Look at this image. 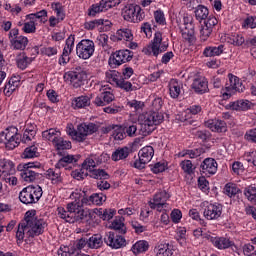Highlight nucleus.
<instances>
[{
    "label": "nucleus",
    "instance_id": "obj_36",
    "mask_svg": "<svg viewBox=\"0 0 256 256\" xmlns=\"http://www.w3.org/2000/svg\"><path fill=\"white\" fill-rule=\"evenodd\" d=\"M35 157H39L38 148L35 145L25 148L24 152L22 153V159H33Z\"/></svg>",
    "mask_w": 256,
    "mask_h": 256
},
{
    "label": "nucleus",
    "instance_id": "obj_56",
    "mask_svg": "<svg viewBox=\"0 0 256 256\" xmlns=\"http://www.w3.org/2000/svg\"><path fill=\"white\" fill-rule=\"evenodd\" d=\"M36 30H37V27H35L34 21L24 23V26H23L24 33H35Z\"/></svg>",
    "mask_w": 256,
    "mask_h": 256
},
{
    "label": "nucleus",
    "instance_id": "obj_14",
    "mask_svg": "<svg viewBox=\"0 0 256 256\" xmlns=\"http://www.w3.org/2000/svg\"><path fill=\"white\" fill-rule=\"evenodd\" d=\"M140 118L144 121V127H153V125H161V123H163V120L165 119L163 113L155 111L147 112L140 116Z\"/></svg>",
    "mask_w": 256,
    "mask_h": 256
},
{
    "label": "nucleus",
    "instance_id": "obj_30",
    "mask_svg": "<svg viewBox=\"0 0 256 256\" xmlns=\"http://www.w3.org/2000/svg\"><path fill=\"white\" fill-rule=\"evenodd\" d=\"M72 105H74V107L77 109L89 107V105H91V98L88 96H79L73 100Z\"/></svg>",
    "mask_w": 256,
    "mask_h": 256
},
{
    "label": "nucleus",
    "instance_id": "obj_45",
    "mask_svg": "<svg viewBox=\"0 0 256 256\" xmlns=\"http://www.w3.org/2000/svg\"><path fill=\"white\" fill-rule=\"evenodd\" d=\"M239 191H241V190H239V188H237V185H235L233 183H228L224 187V193L228 197H235V195H237V193H239Z\"/></svg>",
    "mask_w": 256,
    "mask_h": 256
},
{
    "label": "nucleus",
    "instance_id": "obj_42",
    "mask_svg": "<svg viewBox=\"0 0 256 256\" xmlns=\"http://www.w3.org/2000/svg\"><path fill=\"white\" fill-rule=\"evenodd\" d=\"M69 163H77V159L73 155L63 156L56 164V169H61V167H67Z\"/></svg>",
    "mask_w": 256,
    "mask_h": 256
},
{
    "label": "nucleus",
    "instance_id": "obj_20",
    "mask_svg": "<svg viewBox=\"0 0 256 256\" xmlns=\"http://www.w3.org/2000/svg\"><path fill=\"white\" fill-rule=\"evenodd\" d=\"M192 89H194L195 93H199L203 95V93H207L209 91L208 82L205 78H196L192 83Z\"/></svg>",
    "mask_w": 256,
    "mask_h": 256
},
{
    "label": "nucleus",
    "instance_id": "obj_44",
    "mask_svg": "<svg viewBox=\"0 0 256 256\" xmlns=\"http://www.w3.org/2000/svg\"><path fill=\"white\" fill-rule=\"evenodd\" d=\"M114 129V139L116 141H123L127 137V132H125V128L123 126H115Z\"/></svg>",
    "mask_w": 256,
    "mask_h": 256
},
{
    "label": "nucleus",
    "instance_id": "obj_59",
    "mask_svg": "<svg viewBox=\"0 0 256 256\" xmlns=\"http://www.w3.org/2000/svg\"><path fill=\"white\" fill-rule=\"evenodd\" d=\"M242 27H249L250 29H255L256 27V17L250 16L244 20Z\"/></svg>",
    "mask_w": 256,
    "mask_h": 256
},
{
    "label": "nucleus",
    "instance_id": "obj_21",
    "mask_svg": "<svg viewBox=\"0 0 256 256\" xmlns=\"http://www.w3.org/2000/svg\"><path fill=\"white\" fill-rule=\"evenodd\" d=\"M180 31L185 41L188 43H193L195 41V25L188 24L187 26H181Z\"/></svg>",
    "mask_w": 256,
    "mask_h": 256
},
{
    "label": "nucleus",
    "instance_id": "obj_18",
    "mask_svg": "<svg viewBox=\"0 0 256 256\" xmlns=\"http://www.w3.org/2000/svg\"><path fill=\"white\" fill-rule=\"evenodd\" d=\"M222 211L223 208H221V206L210 204L204 210V217L210 221L213 219H219V217H221Z\"/></svg>",
    "mask_w": 256,
    "mask_h": 256
},
{
    "label": "nucleus",
    "instance_id": "obj_10",
    "mask_svg": "<svg viewBox=\"0 0 256 256\" xmlns=\"http://www.w3.org/2000/svg\"><path fill=\"white\" fill-rule=\"evenodd\" d=\"M95 53V43L91 40H82L76 46V54L80 59H90Z\"/></svg>",
    "mask_w": 256,
    "mask_h": 256
},
{
    "label": "nucleus",
    "instance_id": "obj_58",
    "mask_svg": "<svg viewBox=\"0 0 256 256\" xmlns=\"http://www.w3.org/2000/svg\"><path fill=\"white\" fill-rule=\"evenodd\" d=\"M154 18L156 23H159V25L165 24V14L161 10H157L154 12Z\"/></svg>",
    "mask_w": 256,
    "mask_h": 256
},
{
    "label": "nucleus",
    "instance_id": "obj_22",
    "mask_svg": "<svg viewBox=\"0 0 256 256\" xmlns=\"http://www.w3.org/2000/svg\"><path fill=\"white\" fill-rule=\"evenodd\" d=\"M53 145L58 151V155H63V151L71 149V141L64 140L61 136L54 138Z\"/></svg>",
    "mask_w": 256,
    "mask_h": 256
},
{
    "label": "nucleus",
    "instance_id": "obj_16",
    "mask_svg": "<svg viewBox=\"0 0 256 256\" xmlns=\"http://www.w3.org/2000/svg\"><path fill=\"white\" fill-rule=\"evenodd\" d=\"M203 175H215L217 173V161L213 158H206L200 166Z\"/></svg>",
    "mask_w": 256,
    "mask_h": 256
},
{
    "label": "nucleus",
    "instance_id": "obj_35",
    "mask_svg": "<svg viewBox=\"0 0 256 256\" xmlns=\"http://www.w3.org/2000/svg\"><path fill=\"white\" fill-rule=\"evenodd\" d=\"M195 17L197 21H205L209 17V9L203 5H198L195 10Z\"/></svg>",
    "mask_w": 256,
    "mask_h": 256
},
{
    "label": "nucleus",
    "instance_id": "obj_48",
    "mask_svg": "<svg viewBox=\"0 0 256 256\" xmlns=\"http://www.w3.org/2000/svg\"><path fill=\"white\" fill-rule=\"evenodd\" d=\"M244 195L248 199V201H251V203H256V188L253 186H249L244 190Z\"/></svg>",
    "mask_w": 256,
    "mask_h": 256
},
{
    "label": "nucleus",
    "instance_id": "obj_2",
    "mask_svg": "<svg viewBox=\"0 0 256 256\" xmlns=\"http://www.w3.org/2000/svg\"><path fill=\"white\" fill-rule=\"evenodd\" d=\"M18 171H20V177L26 183H33L36 179H39L43 175V165L39 162H28L18 165Z\"/></svg>",
    "mask_w": 256,
    "mask_h": 256
},
{
    "label": "nucleus",
    "instance_id": "obj_41",
    "mask_svg": "<svg viewBox=\"0 0 256 256\" xmlns=\"http://www.w3.org/2000/svg\"><path fill=\"white\" fill-rule=\"evenodd\" d=\"M31 61L32 59L27 57L25 53L20 54L16 59L17 66L19 69H22V71L27 69V66Z\"/></svg>",
    "mask_w": 256,
    "mask_h": 256
},
{
    "label": "nucleus",
    "instance_id": "obj_33",
    "mask_svg": "<svg viewBox=\"0 0 256 256\" xmlns=\"http://www.w3.org/2000/svg\"><path fill=\"white\" fill-rule=\"evenodd\" d=\"M116 37L118 41H133V33L131 32V29L129 28H122L119 29L116 33Z\"/></svg>",
    "mask_w": 256,
    "mask_h": 256
},
{
    "label": "nucleus",
    "instance_id": "obj_46",
    "mask_svg": "<svg viewBox=\"0 0 256 256\" xmlns=\"http://www.w3.org/2000/svg\"><path fill=\"white\" fill-rule=\"evenodd\" d=\"M98 215L100 219H103V221H110V219H113V215H115L114 209H100L98 211Z\"/></svg>",
    "mask_w": 256,
    "mask_h": 256
},
{
    "label": "nucleus",
    "instance_id": "obj_49",
    "mask_svg": "<svg viewBox=\"0 0 256 256\" xmlns=\"http://www.w3.org/2000/svg\"><path fill=\"white\" fill-rule=\"evenodd\" d=\"M116 86H118L120 89H123L127 93H129V91H133V84H131V82L125 80V78L120 77Z\"/></svg>",
    "mask_w": 256,
    "mask_h": 256
},
{
    "label": "nucleus",
    "instance_id": "obj_39",
    "mask_svg": "<svg viewBox=\"0 0 256 256\" xmlns=\"http://www.w3.org/2000/svg\"><path fill=\"white\" fill-rule=\"evenodd\" d=\"M11 81H12V85H11V82H8L4 87V95H6L7 97H10L11 94L15 91V89L19 87V82L17 80V77L11 78Z\"/></svg>",
    "mask_w": 256,
    "mask_h": 256
},
{
    "label": "nucleus",
    "instance_id": "obj_50",
    "mask_svg": "<svg viewBox=\"0 0 256 256\" xmlns=\"http://www.w3.org/2000/svg\"><path fill=\"white\" fill-rule=\"evenodd\" d=\"M170 195L167 191L158 192L154 195L153 201L155 203H167V199H169Z\"/></svg>",
    "mask_w": 256,
    "mask_h": 256
},
{
    "label": "nucleus",
    "instance_id": "obj_23",
    "mask_svg": "<svg viewBox=\"0 0 256 256\" xmlns=\"http://www.w3.org/2000/svg\"><path fill=\"white\" fill-rule=\"evenodd\" d=\"M10 43L13 49L25 51L27 45H29V39L25 36H19L18 38L11 39Z\"/></svg>",
    "mask_w": 256,
    "mask_h": 256
},
{
    "label": "nucleus",
    "instance_id": "obj_55",
    "mask_svg": "<svg viewBox=\"0 0 256 256\" xmlns=\"http://www.w3.org/2000/svg\"><path fill=\"white\" fill-rule=\"evenodd\" d=\"M106 77L109 79L110 83H115V85H117V83H119V80L121 79L119 78V72L116 71L107 72Z\"/></svg>",
    "mask_w": 256,
    "mask_h": 256
},
{
    "label": "nucleus",
    "instance_id": "obj_43",
    "mask_svg": "<svg viewBox=\"0 0 256 256\" xmlns=\"http://www.w3.org/2000/svg\"><path fill=\"white\" fill-rule=\"evenodd\" d=\"M90 201L92 205H103L107 201V196L103 193H94L90 196Z\"/></svg>",
    "mask_w": 256,
    "mask_h": 256
},
{
    "label": "nucleus",
    "instance_id": "obj_12",
    "mask_svg": "<svg viewBox=\"0 0 256 256\" xmlns=\"http://www.w3.org/2000/svg\"><path fill=\"white\" fill-rule=\"evenodd\" d=\"M64 79L71 83L75 89H79V87L85 85L87 74L84 71H69L64 75Z\"/></svg>",
    "mask_w": 256,
    "mask_h": 256
},
{
    "label": "nucleus",
    "instance_id": "obj_60",
    "mask_svg": "<svg viewBox=\"0 0 256 256\" xmlns=\"http://www.w3.org/2000/svg\"><path fill=\"white\" fill-rule=\"evenodd\" d=\"M127 105L131 109H134V111H139V110L143 109V107H144L143 102L137 101V100H132V101L128 102Z\"/></svg>",
    "mask_w": 256,
    "mask_h": 256
},
{
    "label": "nucleus",
    "instance_id": "obj_61",
    "mask_svg": "<svg viewBox=\"0 0 256 256\" xmlns=\"http://www.w3.org/2000/svg\"><path fill=\"white\" fill-rule=\"evenodd\" d=\"M104 113H110L111 115H115L117 113H121L122 109L120 106H108L103 109Z\"/></svg>",
    "mask_w": 256,
    "mask_h": 256
},
{
    "label": "nucleus",
    "instance_id": "obj_52",
    "mask_svg": "<svg viewBox=\"0 0 256 256\" xmlns=\"http://www.w3.org/2000/svg\"><path fill=\"white\" fill-rule=\"evenodd\" d=\"M137 125H139L137 122H133L123 127L128 137H135V133H137Z\"/></svg>",
    "mask_w": 256,
    "mask_h": 256
},
{
    "label": "nucleus",
    "instance_id": "obj_64",
    "mask_svg": "<svg viewBox=\"0 0 256 256\" xmlns=\"http://www.w3.org/2000/svg\"><path fill=\"white\" fill-rule=\"evenodd\" d=\"M245 139H247V141H252L253 143H256V128L249 130L245 134Z\"/></svg>",
    "mask_w": 256,
    "mask_h": 256
},
{
    "label": "nucleus",
    "instance_id": "obj_47",
    "mask_svg": "<svg viewBox=\"0 0 256 256\" xmlns=\"http://www.w3.org/2000/svg\"><path fill=\"white\" fill-rule=\"evenodd\" d=\"M25 233H26V235H28V229H27V226L25 225V222L22 221L18 225V230L16 232V239L18 241H23V239H25Z\"/></svg>",
    "mask_w": 256,
    "mask_h": 256
},
{
    "label": "nucleus",
    "instance_id": "obj_26",
    "mask_svg": "<svg viewBox=\"0 0 256 256\" xmlns=\"http://www.w3.org/2000/svg\"><path fill=\"white\" fill-rule=\"evenodd\" d=\"M123 221H125V218L118 216L111 224L114 231L119 232L121 235H125V233H127V227H125V223H123Z\"/></svg>",
    "mask_w": 256,
    "mask_h": 256
},
{
    "label": "nucleus",
    "instance_id": "obj_24",
    "mask_svg": "<svg viewBox=\"0 0 256 256\" xmlns=\"http://www.w3.org/2000/svg\"><path fill=\"white\" fill-rule=\"evenodd\" d=\"M0 168L2 169V175H14L15 174V164L10 160H0Z\"/></svg>",
    "mask_w": 256,
    "mask_h": 256
},
{
    "label": "nucleus",
    "instance_id": "obj_38",
    "mask_svg": "<svg viewBox=\"0 0 256 256\" xmlns=\"http://www.w3.org/2000/svg\"><path fill=\"white\" fill-rule=\"evenodd\" d=\"M127 157H129V148L123 147L113 152L112 161H121V159H127Z\"/></svg>",
    "mask_w": 256,
    "mask_h": 256
},
{
    "label": "nucleus",
    "instance_id": "obj_8",
    "mask_svg": "<svg viewBox=\"0 0 256 256\" xmlns=\"http://www.w3.org/2000/svg\"><path fill=\"white\" fill-rule=\"evenodd\" d=\"M0 141L6 145V149H15V147H19L21 139H19V134H17V128H7L0 134Z\"/></svg>",
    "mask_w": 256,
    "mask_h": 256
},
{
    "label": "nucleus",
    "instance_id": "obj_32",
    "mask_svg": "<svg viewBox=\"0 0 256 256\" xmlns=\"http://www.w3.org/2000/svg\"><path fill=\"white\" fill-rule=\"evenodd\" d=\"M223 45H219L218 47H206L204 49L203 55L204 57H217L223 53Z\"/></svg>",
    "mask_w": 256,
    "mask_h": 256
},
{
    "label": "nucleus",
    "instance_id": "obj_7",
    "mask_svg": "<svg viewBox=\"0 0 256 256\" xmlns=\"http://www.w3.org/2000/svg\"><path fill=\"white\" fill-rule=\"evenodd\" d=\"M122 17L124 21L139 23V21H143V19H145V12H143L139 5L128 4L122 9Z\"/></svg>",
    "mask_w": 256,
    "mask_h": 256
},
{
    "label": "nucleus",
    "instance_id": "obj_53",
    "mask_svg": "<svg viewBox=\"0 0 256 256\" xmlns=\"http://www.w3.org/2000/svg\"><path fill=\"white\" fill-rule=\"evenodd\" d=\"M98 13H103V8H101V5L99 3L93 4L89 9H88V15L89 17H95Z\"/></svg>",
    "mask_w": 256,
    "mask_h": 256
},
{
    "label": "nucleus",
    "instance_id": "obj_37",
    "mask_svg": "<svg viewBox=\"0 0 256 256\" xmlns=\"http://www.w3.org/2000/svg\"><path fill=\"white\" fill-rule=\"evenodd\" d=\"M148 249L149 242L145 240H140L132 246V251L133 253H135V255H138V253H145V251H147Z\"/></svg>",
    "mask_w": 256,
    "mask_h": 256
},
{
    "label": "nucleus",
    "instance_id": "obj_51",
    "mask_svg": "<svg viewBox=\"0 0 256 256\" xmlns=\"http://www.w3.org/2000/svg\"><path fill=\"white\" fill-rule=\"evenodd\" d=\"M71 51L73 50L64 47L63 53L59 59L60 65H67V63L71 60V58L69 57V55H71Z\"/></svg>",
    "mask_w": 256,
    "mask_h": 256
},
{
    "label": "nucleus",
    "instance_id": "obj_17",
    "mask_svg": "<svg viewBox=\"0 0 256 256\" xmlns=\"http://www.w3.org/2000/svg\"><path fill=\"white\" fill-rule=\"evenodd\" d=\"M229 82L230 86H226V91L231 93V91H238V93H242L245 90V86H243V82L239 79V77L229 74Z\"/></svg>",
    "mask_w": 256,
    "mask_h": 256
},
{
    "label": "nucleus",
    "instance_id": "obj_28",
    "mask_svg": "<svg viewBox=\"0 0 256 256\" xmlns=\"http://www.w3.org/2000/svg\"><path fill=\"white\" fill-rule=\"evenodd\" d=\"M169 91L172 99H177V97L181 95V84L179 81H177V79L170 80Z\"/></svg>",
    "mask_w": 256,
    "mask_h": 256
},
{
    "label": "nucleus",
    "instance_id": "obj_25",
    "mask_svg": "<svg viewBox=\"0 0 256 256\" xmlns=\"http://www.w3.org/2000/svg\"><path fill=\"white\" fill-rule=\"evenodd\" d=\"M35 135H37V125H27L22 137V143H27V141H31V139L35 138Z\"/></svg>",
    "mask_w": 256,
    "mask_h": 256
},
{
    "label": "nucleus",
    "instance_id": "obj_62",
    "mask_svg": "<svg viewBox=\"0 0 256 256\" xmlns=\"http://www.w3.org/2000/svg\"><path fill=\"white\" fill-rule=\"evenodd\" d=\"M131 226L133 227V229L135 230V233H137L138 235L140 233H143L144 231H147V228H145V226L141 225L139 222L137 221H132L131 222Z\"/></svg>",
    "mask_w": 256,
    "mask_h": 256
},
{
    "label": "nucleus",
    "instance_id": "obj_27",
    "mask_svg": "<svg viewBox=\"0 0 256 256\" xmlns=\"http://www.w3.org/2000/svg\"><path fill=\"white\" fill-rule=\"evenodd\" d=\"M89 249H99L103 247V236L101 234H94L88 239Z\"/></svg>",
    "mask_w": 256,
    "mask_h": 256
},
{
    "label": "nucleus",
    "instance_id": "obj_40",
    "mask_svg": "<svg viewBox=\"0 0 256 256\" xmlns=\"http://www.w3.org/2000/svg\"><path fill=\"white\" fill-rule=\"evenodd\" d=\"M156 256H171L173 250L169 249V244H159L156 248Z\"/></svg>",
    "mask_w": 256,
    "mask_h": 256
},
{
    "label": "nucleus",
    "instance_id": "obj_54",
    "mask_svg": "<svg viewBox=\"0 0 256 256\" xmlns=\"http://www.w3.org/2000/svg\"><path fill=\"white\" fill-rule=\"evenodd\" d=\"M181 167L185 173H188L189 175L193 173V162H191V160L182 161Z\"/></svg>",
    "mask_w": 256,
    "mask_h": 256
},
{
    "label": "nucleus",
    "instance_id": "obj_57",
    "mask_svg": "<svg viewBox=\"0 0 256 256\" xmlns=\"http://www.w3.org/2000/svg\"><path fill=\"white\" fill-rule=\"evenodd\" d=\"M170 217H171L173 223H179L181 221V218L183 217V214L181 213V210L174 209L171 212Z\"/></svg>",
    "mask_w": 256,
    "mask_h": 256
},
{
    "label": "nucleus",
    "instance_id": "obj_5",
    "mask_svg": "<svg viewBox=\"0 0 256 256\" xmlns=\"http://www.w3.org/2000/svg\"><path fill=\"white\" fill-rule=\"evenodd\" d=\"M41 197H43V189H41V186H28L19 194V199L24 205L37 203Z\"/></svg>",
    "mask_w": 256,
    "mask_h": 256
},
{
    "label": "nucleus",
    "instance_id": "obj_34",
    "mask_svg": "<svg viewBox=\"0 0 256 256\" xmlns=\"http://www.w3.org/2000/svg\"><path fill=\"white\" fill-rule=\"evenodd\" d=\"M214 245L217 249H229V247H233V241L225 237L215 238Z\"/></svg>",
    "mask_w": 256,
    "mask_h": 256
},
{
    "label": "nucleus",
    "instance_id": "obj_6",
    "mask_svg": "<svg viewBox=\"0 0 256 256\" xmlns=\"http://www.w3.org/2000/svg\"><path fill=\"white\" fill-rule=\"evenodd\" d=\"M168 47L169 44L163 42V35L161 34V32H156L151 44L148 45L147 48H144L142 52L145 55H151L152 53L154 57H158L159 54L165 53Z\"/></svg>",
    "mask_w": 256,
    "mask_h": 256
},
{
    "label": "nucleus",
    "instance_id": "obj_15",
    "mask_svg": "<svg viewBox=\"0 0 256 256\" xmlns=\"http://www.w3.org/2000/svg\"><path fill=\"white\" fill-rule=\"evenodd\" d=\"M104 243L112 249H121L127 245V241L123 236L116 235L114 232H108L104 237Z\"/></svg>",
    "mask_w": 256,
    "mask_h": 256
},
{
    "label": "nucleus",
    "instance_id": "obj_13",
    "mask_svg": "<svg viewBox=\"0 0 256 256\" xmlns=\"http://www.w3.org/2000/svg\"><path fill=\"white\" fill-rule=\"evenodd\" d=\"M92 167V169H91ZM95 167V160L88 158L82 163V168L90 171L92 179H109V174L103 169H93Z\"/></svg>",
    "mask_w": 256,
    "mask_h": 256
},
{
    "label": "nucleus",
    "instance_id": "obj_63",
    "mask_svg": "<svg viewBox=\"0 0 256 256\" xmlns=\"http://www.w3.org/2000/svg\"><path fill=\"white\" fill-rule=\"evenodd\" d=\"M217 23H219V21L217 20V18H215V16H210L207 21L204 22L205 27H208L210 29H213V27H215V25H217Z\"/></svg>",
    "mask_w": 256,
    "mask_h": 256
},
{
    "label": "nucleus",
    "instance_id": "obj_4",
    "mask_svg": "<svg viewBox=\"0 0 256 256\" xmlns=\"http://www.w3.org/2000/svg\"><path fill=\"white\" fill-rule=\"evenodd\" d=\"M99 131V126L95 123H82L78 125L77 131L69 130L68 135L74 139V141H78V143H83L87 136L93 135V133H97Z\"/></svg>",
    "mask_w": 256,
    "mask_h": 256
},
{
    "label": "nucleus",
    "instance_id": "obj_1",
    "mask_svg": "<svg viewBox=\"0 0 256 256\" xmlns=\"http://www.w3.org/2000/svg\"><path fill=\"white\" fill-rule=\"evenodd\" d=\"M58 217L60 219H64L66 223H75L77 221H83V219H87L89 212L81 205L79 202H71L67 205V210L63 207H58Z\"/></svg>",
    "mask_w": 256,
    "mask_h": 256
},
{
    "label": "nucleus",
    "instance_id": "obj_19",
    "mask_svg": "<svg viewBox=\"0 0 256 256\" xmlns=\"http://www.w3.org/2000/svg\"><path fill=\"white\" fill-rule=\"evenodd\" d=\"M206 127L215 133H227V123L223 120H209Z\"/></svg>",
    "mask_w": 256,
    "mask_h": 256
},
{
    "label": "nucleus",
    "instance_id": "obj_3",
    "mask_svg": "<svg viewBox=\"0 0 256 256\" xmlns=\"http://www.w3.org/2000/svg\"><path fill=\"white\" fill-rule=\"evenodd\" d=\"M24 225L28 229V237H39L45 230V220L35 217V211H27L24 216Z\"/></svg>",
    "mask_w": 256,
    "mask_h": 256
},
{
    "label": "nucleus",
    "instance_id": "obj_9",
    "mask_svg": "<svg viewBox=\"0 0 256 256\" xmlns=\"http://www.w3.org/2000/svg\"><path fill=\"white\" fill-rule=\"evenodd\" d=\"M131 59H133V52L130 50H119L110 55L108 63L112 69H116V67L123 65V63H129Z\"/></svg>",
    "mask_w": 256,
    "mask_h": 256
},
{
    "label": "nucleus",
    "instance_id": "obj_31",
    "mask_svg": "<svg viewBox=\"0 0 256 256\" xmlns=\"http://www.w3.org/2000/svg\"><path fill=\"white\" fill-rule=\"evenodd\" d=\"M43 139H46L47 141H52V143H55V137L56 139H59L61 137V132L55 128H50L49 130H45L42 132Z\"/></svg>",
    "mask_w": 256,
    "mask_h": 256
},
{
    "label": "nucleus",
    "instance_id": "obj_11",
    "mask_svg": "<svg viewBox=\"0 0 256 256\" xmlns=\"http://www.w3.org/2000/svg\"><path fill=\"white\" fill-rule=\"evenodd\" d=\"M153 155H155V150L153 147L145 146L139 151V160L134 162L133 167H135V169H145V165H147V163L153 159Z\"/></svg>",
    "mask_w": 256,
    "mask_h": 256
},
{
    "label": "nucleus",
    "instance_id": "obj_29",
    "mask_svg": "<svg viewBox=\"0 0 256 256\" xmlns=\"http://www.w3.org/2000/svg\"><path fill=\"white\" fill-rule=\"evenodd\" d=\"M46 175L48 179L52 181L53 185H59V183H63V177H61V172L59 171V168H57L56 170H47Z\"/></svg>",
    "mask_w": 256,
    "mask_h": 256
}]
</instances>
